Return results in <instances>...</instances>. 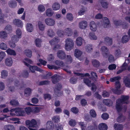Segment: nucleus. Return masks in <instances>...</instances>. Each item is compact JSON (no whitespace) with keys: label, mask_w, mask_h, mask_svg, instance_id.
Here are the masks:
<instances>
[{"label":"nucleus","mask_w":130,"mask_h":130,"mask_svg":"<svg viewBox=\"0 0 130 130\" xmlns=\"http://www.w3.org/2000/svg\"><path fill=\"white\" fill-rule=\"evenodd\" d=\"M129 98V96L126 95H122L121 96V99H119L116 101V108L117 111L120 112L122 109V105L123 104H128Z\"/></svg>","instance_id":"f257e3e1"},{"label":"nucleus","mask_w":130,"mask_h":130,"mask_svg":"<svg viewBox=\"0 0 130 130\" xmlns=\"http://www.w3.org/2000/svg\"><path fill=\"white\" fill-rule=\"evenodd\" d=\"M66 44L65 48L66 50L68 51L72 49L74 45L73 40L71 38H68L65 41Z\"/></svg>","instance_id":"f03ea898"},{"label":"nucleus","mask_w":130,"mask_h":130,"mask_svg":"<svg viewBox=\"0 0 130 130\" xmlns=\"http://www.w3.org/2000/svg\"><path fill=\"white\" fill-rule=\"evenodd\" d=\"M26 125L28 127H35L38 126L40 123V120L37 121L34 119H33L31 121L27 120L25 121Z\"/></svg>","instance_id":"7ed1b4c3"},{"label":"nucleus","mask_w":130,"mask_h":130,"mask_svg":"<svg viewBox=\"0 0 130 130\" xmlns=\"http://www.w3.org/2000/svg\"><path fill=\"white\" fill-rule=\"evenodd\" d=\"M23 62L25 65L29 68V70L32 73H34L35 70L40 72H41L42 71V69L39 68L36 66H31L30 65L25 62L23 61Z\"/></svg>","instance_id":"20e7f679"},{"label":"nucleus","mask_w":130,"mask_h":130,"mask_svg":"<svg viewBox=\"0 0 130 130\" xmlns=\"http://www.w3.org/2000/svg\"><path fill=\"white\" fill-rule=\"evenodd\" d=\"M102 24L105 28L108 27L110 23V22L108 19L106 17H104L102 18Z\"/></svg>","instance_id":"39448f33"},{"label":"nucleus","mask_w":130,"mask_h":130,"mask_svg":"<svg viewBox=\"0 0 130 130\" xmlns=\"http://www.w3.org/2000/svg\"><path fill=\"white\" fill-rule=\"evenodd\" d=\"M57 57L60 59L63 60L66 57L65 52L61 50H59L57 52Z\"/></svg>","instance_id":"423d86ee"},{"label":"nucleus","mask_w":130,"mask_h":130,"mask_svg":"<svg viewBox=\"0 0 130 130\" xmlns=\"http://www.w3.org/2000/svg\"><path fill=\"white\" fill-rule=\"evenodd\" d=\"M44 21L47 25L49 26H53L55 24V21L53 19L50 18L45 19Z\"/></svg>","instance_id":"0eeeda50"},{"label":"nucleus","mask_w":130,"mask_h":130,"mask_svg":"<svg viewBox=\"0 0 130 130\" xmlns=\"http://www.w3.org/2000/svg\"><path fill=\"white\" fill-rule=\"evenodd\" d=\"M14 25L18 27H22L23 26V23L22 21L18 19H15L13 22Z\"/></svg>","instance_id":"6e6552de"},{"label":"nucleus","mask_w":130,"mask_h":130,"mask_svg":"<svg viewBox=\"0 0 130 130\" xmlns=\"http://www.w3.org/2000/svg\"><path fill=\"white\" fill-rule=\"evenodd\" d=\"M51 80L52 82L54 84H55L60 80V77L56 74H55L51 77Z\"/></svg>","instance_id":"1a4fd4ad"},{"label":"nucleus","mask_w":130,"mask_h":130,"mask_svg":"<svg viewBox=\"0 0 130 130\" xmlns=\"http://www.w3.org/2000/svg\"><path fill=\"white\" fill-rule=\"evenodd\" d=\"M54 126L53 123L51 121L47 122L46 124V127L48 130H53Z\"/></svg>","instance_id":"9d476101"},{"label":"nucleus","mask_w":130,"mask_h":130,"mask_svg":"<svg viewBox=\"0 0 130 130\" xmlns=\"http://www.w3.org/2000/svg\"><path fill=\"white\" fill-rule=\"evenodd\" d=\"M123 82L126 87L130 88V79L127 76L124 77L123 78Z\"/></svg>","instance_id":"9b49d317"},{"label":"nucleus","mask_w":130,"mask_h":130,"mask_svg":"<svg viewBox=\"0 0 130 130\" xmlns=\"http://www.w3.org/2000/svg\"><path fill=\"white\" fill-rule=\"evenodd\" d=\"M104 42L107 45H111L112 43V39L111 38L106 37L104 38Z\"/></svg>","instance_id":"f8f14e48"},{"label":"nucleus","mask_w":130,"mask_h":130,"mask_svg":"<svg viewBox=\"0 0 130 130\" xmlns=\"http://www.w3.org/2000/svg\"><path fill=\"white\" fill-rule=\"evenodd\" d=\"M16 115L18 116H23L25 113V111L21 108L17 109L15 110Z\"/></svg>","instance_id":"ddd939ff"},{"label":"nucleus","mask_w":130,"mask_h":130,"mask_svg":"<svg viewBox=\"0 0 130 130\" xmlns=\"http://www.w3.org/2000/svg\"><path fill=\"white\" fill-rule=\"evenodd\" d=\"M64 33L68 36H71L73 34V32L72 29L69 28H66L64 30Z\"/></svg>","instance_id":"4468645a"},{"label":"nucleus","mask_w":130,"mask_h":130,"mask_svg":"<svg viewBox=\"0 0 130 130\" xmlns=\"http://www.w3.org/2000/svg\"><path fill=\"white\" fill-rule=\"evenodd\" d=\"M87 23L86 21H81L79 23V27L81 29H85L86 27Z\"/></svg>","instance_id":"2eb2a0df"},{"label":"nucleus","mask_w":130,"mask_h":130,"mask_svg":"<svg viewBox=\"0 0 130 130\" xmlns=\"http://www.w3.org/2000/svg\"><path fill=\"white\" fill-rule=\"evenodd\" d=\"M90 29L94 31H95L97 29V25L94 21H92L90 23Z\"/></svg>","instance_id":"dca6fc26"},{"label":"nucleus","mask_w":130,"mask_h":130,"mask_svg":"<svg viewBox=\"0 0 130 130\" xmlns=\"http://www.w3.org/2000/svg\"><path fill=\"white\" fill-rule=\"evenodd\" d=\"M12 59L10 57L7 58L5 61V63L6 65L8 66H11L12 64Z\"/></svg>","instance_id":"f3484780"},{"label":"nucleus","mask_w":130,"mask_h":130,"mask_svg":"<svg viewBox=\"0 0 130 130\" xmlns=\"http://www.w3.org/2000/svg\"><path fill=\"white\" fill-rule=\"evenodd\" d=\"M98 128L100 130H107V126L105 123H101L98 125Z\"/></svg>","instance_id":"a211bd4d"},{"label":"nucleus","mask_w":130,"mask_h":130,"mask_svg":"<svg viewBox=\"0 0 130 130\" xmlns=\"http://www.w3.org/2000/svg\"><path fill=\"white\" fill-rule=\"evenodd\" d=\"M7 36V34L6 31H2L0 32V38H1L6 39Z\"/></svg>","instance_id":"6ab92c4d"},{"label":"nucleus","mask_w":130,"mask_h":130,"mask_svg":"<svg viewBox=\"0 0 130 130\" xmlns=\"http://www.w3.org/2000/svg\"><path fill=\"white\" fill-rule=\"evenodd\" d=\"M130 39V37L128 36L125 35L123 36L121 40L122 43H126L128 42Z\"/></svg>","instance_id":"aec40b11"},{"label":"nucleus","mask_w":130,"mask_h":130,"mask_svg":"<svg viewBox=\"0 0 130 130\" xmlns=\"http://www.w3.org/2000/svg\"><path fill=\"white\" fill-rule=\"evenodd\" d=\"M92 62L93 66L95 67L98 68L100 65V62L95 59H92Z\"/></svg>","instance_id":"412c9836"},{"label":"nucleus","mask_w":130,"mask_h":130,"mask_svg":"<svg viewBox=\"0 0 130 130\" xmlns=\"http://www.w3.org/2000/svg\"><path fill=\"white\" fill-rule=\"evenodd\" d=\"M9 6L12 8L15 7L17 6V3L14 0H11L8 3Z\"/></svg>","instance_id":"4be33fe9"},{"label":"nucleus","mask_w":130,"mask_h":130,"mask_svg":"<svg viewBox=\"0 0 130 130\" xmlns=\"http://www.w3.org/2000/svg\"><path fill=\"white\" fill-rule=\"evenodd\" d=\"M38 25L39 29L41 31L44 30L45 27V26L42 22L40 21L38 22Z\"/></svg>","instance_id":"5701e85b"},{"label":"nucleus","mask_w":130,"mask_h":130,"mask_svg":"<svg viewBox=\"0 0 130 130\" xmlns=\"http://www.w3.org/2000/svg\"><path fill=\"white\" fill-rule=\"evenodd\" d=\"M103 103L105 105L109 106H111L113 104L112 101L109 99L104 100Z\"/></svg>","instance_id":"b1692460"},{"label":"nucleus","mask_w":130,"mask_h":130,"mask_svg":"<svg viewBox=\"0 0 130 130\" xmlns=\"http://www.w3.org/2000/svg\"><path fill=\"white\" fill-rule=\"evenodd\" d=\"M83 52L80 50L76 49L74 51V55L76 57H78L81 56Z\"/></svg>","instance_id":"393cba45"},{"label":"nucleus","mask_w":130,"mask_h":130,"mask_svg":"<svg viewBox=\"0 0 130 130\" xmlns=\"http://www.w3.org/2000/svg\"><path fill=\"white\" fill-rule=\"evenodd\" d=\"M114 127L115 130H122L123 127L122 125L119 124H115Z\"/></svg>","instance_id":"a878e982"},{"label":"nucleus","mask_w":130,"mask_h":130,"mask_svg":"<svg viewBox=\"0 0 130 130\" xmlns=\"http://www.w3.org/2000/svg\"><path fill=\"white\" fill-rule=\"evenodd\" d=\"M125 119V118L123 116L122 114H120L119 116L117 119V121L120 123L124 122Z\"/></svg>","instance_id":"bb28decb"},{"label":"nucleus","mask_w":130,"mask_h":130,"mask_svg":"<svg viewBox=\"0 0 130 130\" xmlns=\"http://www.w3.org/2000/svg\"><path fill=\"white\" fill-rule=\"evenodd\" d=\"M83 43L82 38L80 37H79L77 38L76 40V45L78 46H81Z\"/></svg>","instance_id":"cd10ccee"},{"label":"nucleus","mask_w":130,"mask_h":130,"mask_svg":"<svg viewBox=\"0 0 130 130\" xmlns=\"http://www.w3.org/2000/svg\"><path fill=\"white\" fill-rule=\"evenodd\" d=\"M27 31L29 32H31L33 30V27L32 24L30 23H27L26 25Z\"/></svg>","instance_id":"c85d7f7f"},{"label":"nucleus","mask_w":130,"mask_h":130,"mask_svg":"<svg viewBox=\"0 0 130 130\" xmlns=\"http://www.w3.org/2000/svg\"><path fill=\"white\" fill-rule=\"evenodd\" d=\"M100 2L102 7L105 9H107L108 7V3L103 0H100Z\"/></svg>","instance_id":"c756f323"},{"label":"nucleus","mask_w":130,"mask_h":130,"mask_svg":"<svg viewBox=\"0 0 130 130\" xmlns=\"http://www.w3.org/2000/svg\"><path fill=\"white\" fill-rule=\"evenodd\" d=\"M1 77L2 78H5L7 77L8 75L7 71L5 70H2L1 72Z\"/></svg>","instance_id":"7c9ffc66"},{"label":"nucleus","mask_w":130,"mask_h":130,"mask_svg":"<svg viewBox=\"0 0 130 130\" xmlns=\"http://www.w3.org/2000/svg\"><path fill=\"white\" fill-rule=\"evenodd\" d=\"M84 82L89 87H91L92 86V83L91 82L88 78L85 77L84 79Z\"/></svg>","instance_id":"2f4dec72"},{"label":"nucleus","mask_w":130,"mask_h":130,"mask_svg":"<svg viewBox=\"0 0 130 130\" xmlns=\"http://www.w3.org/2000/svg\"><path fill=\"white\" fill-rule=\"evenodd\" d=\"M52 8L54 10H57L59 9L60 8V5L58 3H55L53 5Z\"/></svg>","instance_id":"473e14b6"},{"label":"nucleus","mask_w":130,"mask_h":130,"mask_svg":"<svg viewBox=\"0 0 130 130\" xmlns=\"http://www.w3.org/2000/svg\"><path fill=\"white\" fill-rule=\"evenodd\" d=\"M89 38L92 40H96L97 39V37L93 32H90L89 34Z\"/></svg>","instance_id":"72a5a7b5"},{"label":"nucleus","mask_w":130,"mask_h":130,"mask_svg":"<svg viewBox=\"0 0 130 130\" xmlns=\"http://www.w3.org/2000/svg\"><path fill=\"white\" fill-rule=\"evenodd\" d=\"M62 87V86L60 83H58L56 85L54 91L55 93H56V90L60 91Z\"/></svg>","instance_id":"f704fd0d"},{"label":"nucleus","mask_w":130,"mask_h":130,"mask_svg":"<svg viewBox=\"0 0 130 130\" xmlns=\"http://www.w3.org/2000/svg\"><path fill=\"white\" fill-rule=\"evenodd\" d=\"M85 49L87 52L90 53L92 52V46L90 44H88L85 46Z\"/></svg>","instance_id":"c9c22d12"},{"label":"nucleus","mask_w":130,"mask_h":130,"mask_svg":"<svg viewBox=\"0 0 130 130\" xmlns=\"http://www.w3.org/2000/svg\"><path fill=\"white\" fill-rule=\"evenodd\" d=\"M4 30L8 32H11L12 31V26L10 25H7L5 27Z\"/></svg>","instance_id":"e433bc0d"},{"label":"nucleus","mask_w":130,"mask_h":130,"mask_svg":"<svg viewBox=\"0 0 130 130\" xmlns=\"http://www.w3.org/2000/svg\"><path fill=\"white\" fill-rule=\"evenodd\" d=\"M47 35L50 37H52L54 36L55 33L53 30L51 29H49L47 32Z\"/></svg>","instance_id":"4c0bfd02"},{"label":"nucleus","mask_w":130,"mask_h":130,"mask_svg":"<svg viewBox=\"0 0 130 130\" xmlns=\"http://www.w3.org/2000/svg\"><path fill=\"white\" fill-rule=\"evenodd\" d=\"M10 104L13 106H16L18 105L19 103L17 100L12 99L10 102Z\"/></svg>","instance_id":"58836bf2"},{"label":"nucleus","mask_w":130,"mask_h":130,"mask_svg":"<svg viewBox=\"0 0 130 130\" xmlns=\"http://www.w3.org/2000/svg\"><path fill=\"white\" fill-rule=\"evenodd\" d=\"M121 52L119 49H118L115 50V52L114 55L116 57L118 58L120 57L121 54Z\"/></svg>","instance_id":"ea45409f"},{"label":"nucleus","mask_w":130,"mask_h":130,"mask_svg":"<svg viewBox=\"0 0 130 130\" xmlns=\"http://www.w3.org/2000/svg\"><path fill=\"white\" fill-rule=\"evenodd\" d=\"M31 89L29 88L25 89L24 92V95L26 96H28L30 95L31 93Z\"/></svg>","instance_id":"a19ab883"},{"label":"nucleus","mask_w":130,"mask_h":130,"mask_svg":"<svg viewBox=\"0 0 130 130\" xmlns=\"http://www.w3.org/2000/svg\"><path fill=\"white\" fill-rule=\"evenodd\" d=\"M58 42V38L57 37H55L54 38L50 41L49 42L51 45H53L57 43Z\"/></svg>","instance_id":"79ce46f5"},{"label":"nucleus","mask_w":130,"mask_h":130,"mask_svg":"<svg viewBox=\"0 0 130 130\" xmlns=\"http://www.w3.org/2000/svg\"><path fill=\"white\" fill-rule=\"evenodd\" d=\"M36 44L37 46L40 47L41 46V44L42 42L41 40L39 38L36 39L35 40Z\"/></svg>","instance_id":"37998d69"},{"label":"nucleus","mask_w":130,"mask_h":130,"mask_svg":"<svg viewBox=\"0 0 130 130\" xmlns=\"http://www.w3.org/2000/svg\"><path fill=\"white\" fill-rule=\"evenodd\" d=\"M122 21L121 20H115L114 21L113 23L116 26H120L122 24Z\"/></svg>","instance_id":"c03bdc74"},{"label":"nucleus","mask_w":130,"mask_h":130,"mask_svg":"<svg viewBox=\"0 0 130 130\" xmlns=\"http://www.w3.org/2000/svg\"><path fill=\"white\" fill-rule=\"evenodd\" d=\"M4 127L5 130H14V127L12 125H6Z\"/></svg>","instance_id":"a18cd8bd"},{"label":"nucleus","mask_w":130,"mask_h":130,"mask_svg":"<svg viewBox=\"0 0 130 130\" xmlns=\"http://www.w3.org/2000/svg\"><path fill=\"white\" fill-rule=\"evenodd\" d=\"M21 37L18 36L17 35H14L12 36L11 41L14 42H16L18 41L19 38H20Z\"/></svg>","instance_id":"49530a36"},{"label":"nucleus","mask_w":130,"mask_h":130,"mask_svg":"<svg viewBox=\"0 0 130 130\" xmlns=\"http://www.w3.org/2000/svg\"><path fill=\"white\" fill-rule=\"evenodd\" d=\"M50 84V81L48 80L41 81L39 82L38 85L41 86L43 85H47Z\"/></svg>","instance_id":"de8ad7c7"},{"label":"nucleus","mask_w":130,"mask_h":130,"mask_svg":"<svg viewBox=\"0 0 130 130\" xmlns=\"http://www.w3.org/2000/svg\"><path fill=\"white\" fill-rule=\"evenodd\" d=\"M60 118L59 116H56L53 117L52 119V121L56 123L59 121Z\"/></svg>","instance_id":"09e8293b"},{"label":"nucleus","mask_w":130,"mask_h":130,"mask_svg":"<svg viewBox=\"0 0 130 130\" xmlns=\"http://www.w3.org/2000/svg\"><path fill=\"white\" fill-rule=\"evenodd\" d=\"M55 62L57 66L61 67L63 66V65L64 64V63L63 62L61 61L57 60L55 61Z\"/></svg>","instance_id":"8fccbe9b"},{"label":"nucleus","mask_w":130,"mask_h":130,"mask_svg":"<svg viewBox=\"0 0 130 130\" xmlns=\"http://www.w3.org/2000/svg\"><path fill=\"white\" fill-rule=\"evenodd\" d=\"M66 59L67 62L68 64L71 63L72 61L73 58L70 55L67 56Z\"/></svg>","instance_id":"3c124183"},{"label":"nucleus","mask_w":130,"mask_h":130,"mask_svg":"<svg viewBox=\"0 0 130 130\" xmlns=\"http://www.w3.org/2000/svg\"><path fill=\"white\" fill-rule=\"evenodd\" d=\"M0 48L3 50H6L7 48V45L4 43H2L0 44Z\"/></svg>","instance_id":"603ef678"},{"label":"nucleus","mask_w":130,"mask_h":130,"mask_svg":"<svg viewBox=\"0 0 130 130\" xmlns=\"http://www.w3.org/2000/svg\"><path fill=\"white\" fill-rule=\"evenodd\" d=\"M6 52L7 53L10 55H16V53L15 51L10 49H8L7 51Z\"/></svg>","instance_id":"864d4df0"},{"label":"nucleus","mask_w":130,"mask_h":130,"mask_svg":"<svg viewBox=\"0 0 130 130\" xmlns=\"http://www.w3.org/2000/svg\"><path fill=\"white\" fill-rule=\"evenodd\" d=\"M53 13V12L50 9H49L46 11V15L48 17L52 16Z\"/></svg>","instance_id":"5fc2aeb1"},{"label":"nucleus","mask_w":130,"mask_h":130,"mask_svg":"<svg viewBox=\"0 0 130 130\" xmlns=\"http://www.w3.org/2000/svg\"><path fill=\"white\" fill-rule=\"evenodd\" d=\"M25 54L28 57H31L32 56V52L29 50H26L25 51Z\"/></svg>","instance_id":"6e6d98bb"},{"label":"nucleus","mask_w":130,"mask_h":130,"mask_svg":"<svg viewBox=\"0 0 130 130\" xmlns=\"http://www.w3.org/2000/svg\"><path fill=\"white\" fill-rule=\"evenodd\" d=\"M64 32L63 31L61 30H59L57 32V34L58 36L61 37H64Z\"/></svg>","instance_id":"4d7b16f0"},{"label":"nucleus","mask_w":130,"mask_h":130,"mask_svg":"<svg viewBox=\"0 0 130 130\" xmlns=\"http://www.w3.org/2000/svg\"><path fill=\"white\" fill-rule=\"evenodd\" d=\"M70 82L72 84H75L77 82V79L76 78L74 77H72L70 79Z\"/></svg>","instance_id":"13d9d810"},{"label":"nucleus","mask_w":130,"mask_h":130,"mask_svg":"<svg viewBox=\"0 0 130 130\" xmlns=\"http://www.w3.org/2000/svg\"><path fill=\"white\" fill-rule=\"evenodd\" d=\"M90 114L91 117L93 118H95L96 116V114L93 109H91L90 111Z\"/></svg>","instance_id":"bf43d9fd"},{"label":"nucleus","mask_w":130,"mask_h":130,"mask_svg":"<svg viewBox=\"0 0 130 130\" xmlns=\"http://www.w3.org/2000/svg\"><path fill=\"white\" fill-rule=\"evenodd\" d=\"M101 51L102 53L104 52L106 53V52H109L108 49L106 47L104 46H103L102 47L101 49Z\"/></svg>","instance_id":"052dcab7"},{"label":"nucleus","mask_w":130,"mask_h":130,"mask_svg":"<svg viewBox=\"0 0 130 130\" xmlns=\"http://www.w3.org/2000/svg\"><path fill=\"white\" fill-rule=\"evenodd\" d=\"M121 78L120 76H117L111 78L110 79V80L111 82H113L115 81H117L119 80Z\"/></svg>","instance_id":"680f3d73"},{"label":"nucleus","mask_w":130,"mask_h":130,"mask_svg":"<svg viewBox=\"0 0 130 130\" xmlns=\"http://www.w3.org/2000/svg\"><path fill=\"white\" fill-rule=\"evenodd\" d=\"M84 119L86 121H90L91 120V118L89 115L86 114L85 116Z\"/></svg>","instance_id":"e2e57ef3"},{"label":"nucleus","mask_w":130,"mask_h":130,"mask_svg":"<svg viewBox=\"0 0 130 130\" xmlns=\"http://www.w3.org/2000/svg\"><path fill=\"white\" fill-rule=\"evenodd\" d=\"M69 123L70 125L74 126L76 124V122L75 120L71 119L69 122Z\"/></svg>","instance_id":"0e129e2a"},{"label":"nucleus","mask_w":130,"mask_h":130,"mask_svg":"<svg viewBox=\"0 0 130 130\" xmlns=\"http://www.w3.org/2000/svg\"><path fill=\"white\" fill-rule=\"evenodd\" d=\"M122 23L121 25L123 28L126 29L128 28V25L127 23L123 21H122Z\"/></svg>","instance_id":"69168bd1"},{"label":"nucleus","mask_w":130,"mask_h":130,"mask_svg":"<svg viewBox=\"0 0 130 130\" xmlns=\"http://www.w3.org/2000/svg\"><path fill=\"white\" fill-rule=\"evenodd\" d=\"M44 98L45 100L46 99L48 100H50L51 99V95L48 94H45L44 95Z\"/></svg>","instance_id":"338daca9"},{"label":"nucleus","mask_w":130,"mask_h":130,"mask_svg":"<svg viewBox=\"0 0 130 130\" xmlns=\"http://www.w3.org/2000/svg\"><path fill=\"white\" fill-rule=\"evenodd\" d=\"M67 18L69 20L71 21L73 20V17L71 13H68L67 15Z\"/></svg>","instance_id":"774afa93"}]
</instances>
